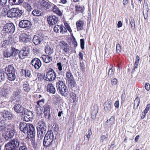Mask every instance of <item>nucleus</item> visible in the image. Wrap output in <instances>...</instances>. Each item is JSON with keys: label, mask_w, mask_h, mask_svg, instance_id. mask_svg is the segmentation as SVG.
<instances>
[{"label": "nucleus", "mask_w": 150, "mask_h": 150, "mask_svg": "<svg viewBox=\"0 0 150 150\" xmlns=\"http://www.w3.org/2000/svg\"><path fill=\"white\" fill-rule=\"evenodd\" d=\"M53 100L55 103L60 101L61 100L60 96L58 95H53Z\"/></svg>", "instance_id": "obj_45"}, {"label": "nucleus", "mask_w": 150, "mask_h": 150, "mask_svg": "<svg viewBox=\"0 0 150 150\" xmlns=\"http://www.w3.org/2000/svg\"><path fill=\"white\" fill-rule=\"evenodd\" d=\"M27 132L25 133L27 134V137L29 139L34 138L35 134V131L34 126L31 124H28V125Z\"/></svg>", "instance_id": "obj_8"}, {"label": "nucleus", "mask_w": 150, "mask_h": 150, "mask_svg": "<svg viewBox=\"0 0 150 150\" xmlns=\"http://www.w3.org/2000/svg\"><path fill=\"white\" fill-rule=\"evenodd\" d=\"M98 109L97 104H95L91 110V117L92 119L95 120L96 119Z\"/></svg>", "instance_id": "obj_23"}, {"label": "nucleus", "mask_w": 150, "mask_h": 150, "mask_svg": "<svg viewBox=\"0 0 150 150\" xmlns=\"http://www.w3.org/2000/svg\"><path fill=\"white\" fill-rule=\"evenodd\" d=\"M45 100L44 99H42L41 100H38L36 102L37 105H36L35 108L36 110L40 114L39 110L40 111L43 110V107L44 106Z\"/></svg>", "instance_id": "obj_20"}, {"label": "nucleus", "mask_w": 150, "mask_h": 150, "mask_svg": "<svg viewBox=\"0 0 150 150\" xmlns=\"http://www.w3.org/2000/svg\"><path fill=\"white\" fill-rule=\"evenodd\" d=\"M80 67L81 70L82 72H84L85 71V65L83 62L80 63Z\"/></svg>", "instance_id": "obj_51"}, {"label": "nucleus", "mask_w": 150, "mask_h": 150, "mask_svg": "<svg viewBox=\"0 0 150 150\" xmlns=\"http://www.w3.org/2000/svg\"><path fill=\"white\" fill-rule=\"evenodd\" d=\"M92 132L91 128H88L86 131V135L84 136V144H88L91 136L92 135Z\"/></svg>", "instance_id": "obj_21"}, {"label": "nucleus", "mask_w": 150, "mask_h": 150, "mask_svg": "<svg viewBox=\"0 0 150 150\" xmlns=\"http://www.w3.org/2000/svg\"><path fill=\"white\" fill-rule=\"evenodd\" d=\"M28 124L25 122H21L19 125V128L21 131L24 133L27 132V129Z\"/></svg>", "instance_id": "obj_28"}, {"label": "nucleus", "mask_w": 150, "mask_h": 150, "mask_svg": "<svg viewBox=\"0 0 150 150\" xmlns=\"http://www.w3.org/2000/svg\"><path fill=\"white\" fill-rule=\"evenodd\" d=\"M7 0H0V5L5 6L7 3Z\"/></svg>", "instance_id": "obj_56"}, {"label": "nucleus", "mask_w": 150, "mask_h": 150, "mask_svg": "<svg viewBox=\"0 0 150 150\" xmlns=\"http://www.w3.org/2000/svg\"><path fill=\"white\" fill-rule=\"evenodd\" d=\"M18 51V50L15 48L13 47H12L10 51L5 50L4 51L3 55L7 58L13 56H15L17 54Z\"/></svg>", "instance_id": "obj_9"}, {"label": "nucleus", "mask_w": 150, "mask_h": 150, "mask_svg": "<svg viewBox=\"0 0 150 150\" xmlns=\"http://www.w3.org/2000/svg\"><path fill=\"white\" fill-rule=\"evenodd\" d=\"M41 58L43 61L46 63H48L52 60V57L47 55H42L41 56Z\"/></svg>", "instance_id": "obj_31"}, {"label": "nucleus", "mask_w": 150, "mask_h": 150, "mask_svg": "<svg viewBox=\"0 0 150 150\" xmlns=\"http://www.w3.org/2000/svg\"><path fill=\"white\" fill-rule=\"evenodd\" d=\"M44 112L45 115L47 116L50 115V106L47 104H45L43 107V110H42Z\"/></svg>", "instance_id": "obj_33"}, {"label": "nucleus", "mask_w": 150, "mask_h": 150, "mask_svg": "<svg viewBox=\"0 0 150 150\" xmlns=\"http://www.w3.org/2000/svg\"><path fill=\"white\" fill-rule=\"evenodd\" d=\"M60 5H58L57 6L54 4H53L52 11L55 14H57L58 16L61 17L63 15V10L59 9L58 6H60Z\"/></svg>", "instance_id": "obj_18"}, {"label": "nucleus", "mask_w": 150, "mask_h": 150, "mask_svg": "<svg viewBox=\"0 0 150 150\" xmlns=\"http://www.w3.org/2000/svg\"><path fill=\"white\" fill-rule=\"evenodd\" d=\"M60 46V49L62 50L63 53L68 54L70 50L69 46L68 44L64 41L60 42L59 44Z\"/></svg>", "instance_id": "obj_11"}, {"label": "nucleus", "mask_w": 150, "mask_h": 150, "mask_svg": "<svg viewBox=\"0 0 150 150\" xmlns=\"http://www.w3.org/2000/svg\"><path fill=\"white\" fill-rule=\"evenodd\" d=\"M14 110L18 113H23L24 112L25 109L20 104H16L13 108Z\"/></svg>", "instance_id": "obj_24"}, {"label": "nucleus", "mask_w": 150, "mask_h": 150, "mask_svg": "<svg viewBox=\"0 0 150 150\" xmlns=\"http://www.w3.org/2000/svg\"><path fill=\"white\" fill-rule=\"evenodd\" d=\"M23 13L22 10L19 9L18 8H12L8 11L7 15L10 18L20 17Z\"/></svg>", "instance_id": "obj_4"}, {"label": "nucleus", "mask_w": 150, "mask_h": 150, "mask_svg": "<svg viewBox=\"0 0 150 150\" xmlns=\"http://www.w3.org/2000/svg\"><path fill=\"white\" fill-rule=\"evenodd\" d=\"M64 25L65 26V28L66 30H67L70 33H72V30L69 24L67 22H66L64 23Z\"/></svg>", "instance_id": "obj_49"}, {"label": "nucleus", "mask_w": 150, "mask_h": 150, "mask_svg": "<svg viewBox=\"0 0 150 150\" xmlns=\"http://www.w3.org/2000/svg\"><path fill=\"white\" fill-rule=\"evenodd\" d=\"M31 24L30 21L28 20H22L20 21L19 23L20 27L29 29L31 27Z\"/></svg>", "instance_id": "obj_13"}, {"label": "nucleus", "mask_w": 150, "mask_h": 150, "mask_svg": "<svg viewBox=\"0 0 150 150\" xmlns=\"http://www.w3.org/2000/svg\"><path fill=\"white\" fill-rule=\"evenodd\" d=\"M84 22L82 20H79L76 21V25L77 30L79 31L83 29Z\"/></svg>", "instance_id": "obj_34"}, {"label": "nucleus", "mask_w": 150, "mask_h": 150, "mask_svg": "<svg viewBox=\"0 0 150 150\" xmlns=\"http://www.w3.org/2000/svg\"><path fill=\"white\" fill-rule=\"evenodd\" d=\"M39 36V34H37L34 36L33 41L34 44L36 45L40 44L42 41V39L41 37H40Z\"/></svg>", "instance_id": "obj_27"}, {"label": "nucleus", "mask_w": 150, "mask_h": 150, "mask_svg": "<svg viewBox=\"0 0 150 150\" xmlns=\"http://www.w3.org/2000/svg\"><path fill=\"white\" fill-rule=\"evenodd\" d=\"M56 87L62 96L66 97L68 95V89L62 81L58 80L56 83Z\"/></svg>", "instance_id": "obj_3"}, {"label": "nucleus", "mask_w": 150, "mask_h": 150, "mask_svg": "<svg viewBox=\"0 0 150 150\" xmlns=\"http://www.w3.org/2000/svg\"><path fill=\"white\" fill-rule=\"evenodd\" d=\"M110 66L111 67L110 69H109V72H108V76L109 77H111L114 74L115 68L112 64H110Z\"/></svg>", "instance_id": "obj_42"}, {"label": "nucleus", "mask_w": 150, "mask_h": 150, "mask_svg": "<svg viewBox=\"0 0 150 150\" xmlns=\"http://www.w3.org/2000/svg\"><path fill=\"white\" fill-rule=\"evenodd\" d=\"M9 91L5 88H3L0 91V96L2 98H7L9 94Z\"/></svg>", "instance_id": "obj_29"}, {"label": "nucleus", "mask_w": 150, "mask_h": 150, "mask_svg": "<svg viewBox=\"0 0 150 150\" xmlns=\"http://www.w3.org/2000/svg\"><path fill=\"white\" fill-rule=\"evenodd\" d=\"M33 51L34 54H38L39 53V50L36 47L34 48L33 49Z\"/></svg>", "instance_id": "obj_63"}, {"label": "nucleus", "mask_w": 150, "mask_h": 150, "mask_svg": "<svg viewBox=\"0 0 150 150\" xmlns=\"http://www.w3.org/2000/svg\"><path fill=\"white\" fill-rule=\"evenodd\" d=\"M66 81L68 83V86L71 87H75L76 82L70 70L67 71L66 73Z\"/></svg>", "instance_id": "obj_6"}, {"label": "nucleus", "mask_w": 150, "mask_h": 150, "mask_svg": "<svg viewBox=\"0 0 150 150\" xmlns=\"http://www.w3.org/2000/svg\"><path fill=\"white\" fill-rule=\"evenodd\" d=\"M54 30L56 33H60L62 34H64L67 32L65 27L62 25H55L54 27Z\"/></svg>", "instance_id": "obj_15"}, {"label": "nucleus", "mask_w": 150, "mask_h": 150, "mask_svg": "<svg viewBox=\"0 0 150 150\" xmlns=\"http://www.w3.org/2000/svg\"><path fill=\"white\" fill-rule=\"evenodd\" d=\"M3 125H1L0 126V131L4 132V131L6 129V125L5 123L4 122H3Z\"/></svg>", "instance_id": "obj_52"}, {"label": "nucleus", "mask_w": 150, "mask_h": 150, "mask_svg": "<svg viewBox=\"0 0 150 150\" xmlns=\"http://www.w3.org/2000/svg\"><path fill=\"white\" fill-rule=\"evenodd\" d=\"M30 64L36 69H39L42 65L41 60L37 57H35L32 59L30 62Z\"/></svg>", "instance_id": "obj_12"}, {"label": "nucleus", "mask_w": 150, "mask_h": 150, "mask_svg": "<svg viewBox=\"0 0 150 150\" xmlns=\"http://www.w3.org/2000/svg\"><path fill=\"white\" fill-rule=\"evenodd\" d=\"M12 65H8L5 69L6 74L15 72L14 67Z\"/></svg>", "instance_id": "obj_37"}, {"label": "nucleus", "mask_w": 150, "mask_h": 150, "mask_svg": "<svg viewBox=\"0 0 150 150\" xmlns=\"http://www.w3.org/2000/svg\"><path fill=\"white\" fill-rule=\"evenodd\" d=\"M126 98V96L125 93L122 94L121 98V100L122 103H123L125 100Z\"/></svg>", "instance_id": "obj_58"}, {"label": "nucleus", "mask_w": 150, "mask_h": 150, "mask_svg": "<svg viewBox=\"0 0 150 150\" xmlns=\"http://www.w3.org/2000/svg\"><path fill=\"white\" fill-rule=\"evenodd\" d=\"M139 63L135 62L134 64V67L132 69V73H133L135 71V69L137 68Z\"/></svg>", "instance_id": "obj_55"}, {"label": "nucleus", "mask_w": 150, "mask_h": 150, "mask_svg": "<svg viewBox=\"0 0 150 150\" xmlns=\"http://www.w3.org/2000/svg\"><path fill=\"white\" fill-rule=\"evenodd\" d=\"M25 8L28 11H30L32 9L31 6L28 3L26 4L25 5Z\"/></svg>", "instance_id": "obj_60"}, {"label": "nucleus", "mask_w": 150, "mask_h": 150, "mask_svg": "<svg viewBox=\"0 0 150 150\" xmlns=\"http://www.w3.org/2000/svg\"><path fill=\"white\" fill-rule=\"evenodd\" d=\"M32 14L35 16H39L41 15L40 11L37 10L35 9L32 12Z\"/></svg>", "instance_id": "obj_47"}, {"label": "nucleus", "mask_w": 150, "mask_h": 150, "mask_svg": "<svg viewBox=\"0 0 150 150\" xmlns=\"http://www.w3.org/2000/svg\"><path fill=\"white\" fill-rule=\"evenodd\" d=\"M24 0H9V3L11 5L19 4L22 3Z\"/></svg>", "instance_id": "obj_41"}, {"label": "nucleus", "mask_w": 150, "mask_h": 150, "mask_svg": "<svg viewBox=\"0 0 150 150\" xmlns=\"http://www.w3.org/2000/svg\"><path fill=\"white\" fill-rule=\"evenodd\" d=\"M20 91H16L14 92L11 98V101H13L15 100L19 99L20 96Z\"/></svg>", "instance_id": "obj_36"}, {"label": "nucleus", "mask_w": 150, "mask_h": 150, "mask_svg": "<svg viewBox=\"0 0 150 150\" xmlns=\"http://www.w3.org/2000/svg\"><path fill=\"white\" fill-rule=\"evenodd\" d=\"M47 21L50 26H51L56 24L58 21V18L55 15L49 16Z\"/></svg>", "instance_id": "obj_16"}, {"label": "nucleus", "mask_w": 150, "mask_h": 150, "mask_svg": "<svg viewBox=\"0 0 150 150\" xmlns=\"http://www.w3.org/2000/svg\"><path fill=\"white\" fill-rule=\"evenodd\" d=\"M45 52L47 54L50 55L54 52L53 49L49 46H47L45 47Z\"/></svg>", "instance_id": "obj_39"}, {"label": "nucleus", "mask_w": 150, "mask_h": 150, "mask_svg": "<svg viewBox=\"0 0 150 150\" xmlns=\"http://www.w3.org/2000/svg\"><path fill=\"white\" fill-rule=\"evenodd\" d=\"M56 74L52 68L47 69L45 76V80L47 81L51 82L54 81L56 76Z\"/></svg>", "instance_id": "obj_5"}, {"label": "nucleus", "mask_w": 150, "mask_h": 150, "mask_svg": "<svg viewBox=\"0 0 150 150\" xmlns=\"http://www.w3.org/2000/svg\"><path fill=\"white\" fill-rule=\"evenodd\" d=\"M29 50L28 48L25 47L21 50L19 53V57L21 59H24L28 56Z\"/></svg>", "instance_id": "obj_14"}, {"label": "nucleus", "mask_w": 150, "mask_h": 150, "mask_svg": "<svg viewBox=\"0 0 150 150\" xmlns=\"http://www.w3.org/2000/svg\"><path fill=\"white\" fill-rule=\"evenodd\" d=\"M15 27L12 23H6L3 27V31L6 33H12L15 31Z\"/></svg>", "instance_id": "obj_10"}, {"label": "nucleus", "mask_w": 150, "mask_h": 150, "mask_svg": "<svg viewBox=\"0 0 150 150\" xmlns=\"http://www.w3.org/2000/svg\"><path fill=\"white\" fill-rule=\"evenodd\" d=\"M5 79L4 75V70L0 69V82H1Z\"/></svg>", "instance_id": "obj_43"}, {"label": "nucleus", "mask_w": 150, "mask_h": 150, "mask_svg": "<svg viewBox=\"0 0 150 150\" xmlns=\"http://www.w3.org/2000/svg\"><path fill=\"white\" fill-rule=\"evenodd\" d=\"M132 29H134L135 27V23L134 19L133 17H131L129 20Z\"/></svg>", "instance_id": "obj_46"}, {"label": "nucleus", "mask_w": 150, "mask_h": 150, "mask_svg": "<svg viewBox=\"0 0 150 150\" xmlns=\"http://www.w3.org/2000/svg\"><path fill=\"white\" fill-rule=\"evenodd\" d=\"M32 113L31 111L27 112L26 114L25 115L23 120L27 122L29 121L32 119Z\"/></svg>", "instance_id": "obj_35"}, {"label": "nucleus", "mask_w": 150, "mask_h": 150, "mask_svg": "<svg viewBox=\"0 0 150 150\" xmlns=\"http://www.w3.org/2000/svg\"><path fill=\"white\" fill-rule=\"evenodd\" d=\"M80 45L81 49L83 50L84 48V41L83 39H80Z\"/></svg>", "instance_id": "obj_54"}, {"label": "nucleus", "mask_w": 150, "mask_h": 150, "mask_svg": "<svg viewBox=\"0 0 150 150\" xmlns=\"http://www.w3.org/2000/svg\"><path fill=\"white\" fill-rule=\"evenodd\" d=\"M108 137V135L107 136L103 135L100 137V141L101 143H103L104 141L107 140Z\"/></svg>", "instance_id": "obj_50"}, {"label": "nucleus", "mask_w": 150, "mask_h": 150, "mask_svg": "<svg viewBox=\"0 0 150 150\" xmlns=\"http://www.w3.org/2000/svg\"><path fill=\"white\" fill-rule=\"evenodd\" d=\"M121 46L120 44L117 43L116 46V50L117 53H119L121 52Z\"/></svg>", "instance_id": "obj_53"}, {"label": "nucleus", "mask_w": 150, "mask_h": 150, "mask_svg": "<svg viewBox=\"0 0 150 150\" xmlns=\"http://www.w3.org/2000/svg\"><path fill=\"white\" fill-rule=\"evenodd\" d=\"M57 65L58 66V69L59 71H61L62 70V66L61 62L57 63Z\"/></svg>", "instance_id": "obj_59"}, {"label": "nucleus", "mask_w": 150, "mask_h": 150, "mask_svg": "<svg viewBox=\"0 0 150 150\" xmlns=\"http://www.w3.org/2000/svg\"><path fill=\"white\" fill-rule=\"evenodd\" d=\"M21 73L23 76H24L25 77H30L31 71L27 69L26 68L25 69H22Z\"/></svg>", "instance_id": "obj_32"}, {"label": "nucleus", "mask_w": 150, "mask_h": 150, "mask_svg": "<svg viewBox=\"0 0 150 150\" xmlns=\"http://www.w3.org/2000/svg\"><path fill=\"white\" fill-rule=\"evenodd\" d=\"M75 11L76 14H83L85 10V7L83 5H76L75 6Z\"/></svg>", "instance_id": "obj_22"}, {"label": "nucleus", "mask_w": 150, "mask_h": 150, "mask_svg": "<svg viewBox=\"0 0 150 150\" xmlns=\"http://www.w3.org/2000/svg\"><path fill=\"white\" fill-rule=\"evenodd\" d=\"M112 101L111 99L107 100L104 103V109L106 111L111 110Z\"/></svg>", "instance_id": "obj_26"}, {"label": "nucleus", "mask_w": 150, "mask_h": 150, "mask_svg": "<svg viewBox=\"0 0 150 150\" xmlns=\"http://www.w3.org/2000/svg\"><path fill=\"white\" fill-rule=\"evenodd\" d=\"M24 90L26 92H28L30 89L29 85L28 83L26 82L23 85Z\"/></svg>", "instance_id": "obj_44"}, {"label": "nucleus", "mask_w": 150, "mask_h": 150, "mask_svg": "<svg viewBox=\"0 0 150 150\" xmlns=\"http://www.w3.org/2000/svg\"><path fill=\"white\" fill-rule=\"evenodd\" d=\"M0 122H4L6 118L11 120L13 117V116L10 111L4 110L0 113Z\"/></svg>", "instance_id": "obj_7"}, {"label": "nucleus", "mask_w": 150, "mask_h": 150, "mask_svg": "<svg viewBox=\"0 0 150 150\" xmlns=\"http://www.w3.org/2000/svg\"><path fill=\"white\" fill-rule=\"evenodd\" d=\"M83 54L81 52H79V60H81L83 59Z\"/></svg>", "instance_id": "obj_64"}, {"label": "nucleus", "mask_w": 150, "mask_h": 150, "mask_svg": "<svg viewBox=\"0 0 150 150\" xmlns=\"http://www.w3.org/2000/svg\"><path fill=\"white\" fill-rule=\"evenodd\" d=\"M51 4L45 0H43L40 4V8L42 10H45L49 9Z\"/></svg>", "instance_id": "obj_19"}, {"label": "nucleus", "mask_w": 150, "mask_h": 150, "mask_svg": "<svg viewBox=\"0 0 150 150\" xmlns=\"http://www.w3.org/2000/svg\"><path fill=\"white\" fill-rule=\"evenodd\" d=\"M29 36L25 33L21 34L19 36V39L20 42L27 43L30 41Z\"/></svg>", "instance_id": "obj_25"}, {"label": "nucleus", "mask_w": 150, "mask_h": 150, "mask_svg": "<svg viewBox=\"0 0 150 150\" xmlns=\"http://www.w3.org/2000/svg\"><path fill=\"white\" fill-rule=\"evenodd\" d=\"M47 92L53 94H54L56 92L55 89L51 83H49L47 85Z\"/></svg>", "instance_id": "obj_30"}, {"label": "nucleus", "mask_w": 150, "mask_h": 150, "mask_svg": "<svg viewBox=\"0 0 150 150\" xmlns=\"http://www.w3.org/2000/svg\"><path fill=\"white\" fill-rule=\"evenodd\" d=\"M145 88L147 91H149L150 89V85L148 83H146L145 84Z\"/></svg>", "instance_id": "obj_62"}, {"label": "nucleus", "mask_w": 150, "mask_h": 150, "mask_svg": "<svg viewBox=\"0 0 150 150\" xmlns=\"http://www.w3.org/2000/svg\"><path fill=\"white\" fill-rule=\"evenodd\" d=\"M117 83V80L116 78H114L111 80V84L112 85H116Z\"/></svg>", "instance_id": "obj_57"}, {"label": "nucleus", "mask_w": 150, "mask_h": 150, "mask_svg": "<svg viewBox=\"0 0 150 150\" xmlns=\"http://www.w3.org/2000/svg\"><path fill=\"white\" fill-rule=\"evenodd\" d=\"M38 125L37 127V139L39 141L42 140L46 132L47 127L45 123L43 121L40 122Z\"/></svg>", "instance_id": "obj_1"}, {"label": "nucleus", "mask_w": 150, "mask_h": 150, "mask_svg": "<svg viewBox=\"0 0 150 150\" xmlns=\"http://www.w3.org/2000/svg\"><path fill=\"white\" fill-rule=\"evenodd\" d=\"M54 139L53 133L52 130H48L46 134L43 141L44 146L47 148L52 146Z\"/></svg>", "instance_id": "obj_2"}, {"label": "nucleus", "mask_w": 150, "mask_h": 150, "mask_svg": "<svg viewBox=\"0 0 150 150\" xmlns=\"http://www.w3.org/2000/svg\"><path fill=\"white\" fill-rule=\"evenodd\" d=\"M8 131L5 134L4 137L6 139L8 140L9 138H11L14 136L15 133L13 127L9 126L7 128Z\"/></svg>", "instance_id": "obj_17"}, {"label": "nucleus", "mask_w": 150, "mask_h": 150, "mask_svg": "<svg viewBox=\"0 0 150 150\" xmlns=\"http://www.w3.org/2000/svg\"><path fill=\"white\" fill-rule=\"evenodd\" d=\"M115 118L114 117L111 116L110 119L107 120L106 123H107L108 126L111 127L114 123Z\"/></svg>", "instance_id": "obj_40"}, {"label": "nucleus", "mask_w": 150, "mask_h": 150, "mask_svg": "<svg viewBox=\"0 0 150 150\" xmlns=\"http://www.w3.org/2000/svg\"><path fill=\"white\" fill-rule=\"evenodd\" d=\"M76 95L74 93H72L71 96V98L73 100V102L74 103H75L76 101Z\"/></svg>", "instance_id": "obj_61"}, {"label": "nucleus", "mask_w": 150, "mask_h": 150, "mask_svg": "<svg viewBox=\"0 0 150 150\" xmlns=\"http://www.w3.org/2000/svg\"><path fill=\"white\" fill-rule=\"evenodd\" d=\"M7 76V79L8 80L12 81H14L16 79L15 72L12 73H8L6 74Z\"/></svg>", "instance_id": "obj_38"}, {"label": "nucleus", "mask_w": 150, "mask_h": 150, "mask_svg": "<svg viewBox=\"0 0 150 150\" xmlns=\"http://www.w3.org/2000/svg\"><path fill=\"white\" fill-rule=\"evenodd\" d=\"M140 102V99L138 98L137 97L134 100V107L135 105H136V108H137L139 106V104Z\"/></svg>", "instance_id": "obj_48"}]
</instances>
